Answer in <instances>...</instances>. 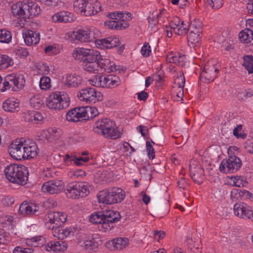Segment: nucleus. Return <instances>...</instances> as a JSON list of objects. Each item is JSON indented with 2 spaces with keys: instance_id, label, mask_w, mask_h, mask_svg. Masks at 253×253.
<instances>
[{
  "instance_id": "obj_58",
  "label": "nucleus",
  "mask_w": 253,
  "mask_h": 253,
  "mask_svg": "<svg viewBox=\"0 0 253 253\" xmlns=\"http://www.w3.org/2000/svg\"><path fill=\"white\" fill-rule=\"evenodd\" d=\"M208 1L212 8L218 9L223 4L222 0H208Z\"/></svg>"
},
{
  "instance_id": "obj_9",
  "label": "nucleus",
  "mask_w": 253,
  "mask_h": 253,
  "mask_svg": "<svg viewBox=\"0 0 253 253\" xmlns=\"http://www.w3.org/2000/svg\"><path fill=\"white\" fill-rule=\"evenodd\" d=\"M72 55L76 60L83 62L98 61L100 58L101 57L99 51L84 48H76L73 51Z\"/></svg>"
},
{
  "instance_id": "obj_62",
  "label": "nucleus",
  "mask_w": 253,
  "mask_h": 253,
  "mask_svg": "<svg viewBox=\"0 0 253 253\" xmlns=\"http://www.w3.org/2000/svg\"><path fill=\"white\" fill-rule=\"evenodd\" d=\"M14 202V199L12 197H6L2 200L3 205L6 207H10L12 206Z\"/></svg>"
},
{
  "instance_id": "obj_20",
  "label": "nucleus",
  "mask_w": 253,
  "mask_h": 253,
  "mask_svg": "<svg viewBox=\"0 0 253 253\" xmlns=\"http://www.w3.org/2000/svg\"><path fill=\"white\" fill-rule=\"evenodd\" d=\"M26 159L35 158L38 153L39 148L35 141L32 140H25Z\"/></svg>"
},
{
  "instance_id": "obj_6",
  "label": "nucleus",
  "mask_w": 253,
  "mask_h": 253,
  "mask_svg": "<svg viewBox=\"0 0 253 253\" xmlns=\"http://www.w3.org/2000/svg\"><path fill=\"white\" fill-rule=\"evenodd\" d=\"M68 94L64 92H56L51 94L46 100L47 106L52 109L60 110L67 108L70 104Z\"/></svg>"
},
{
  "instance_id": "obj_27",
  "label": "nucleus",
  "mask_w": 253,
  "mask_h": 253,
  "mask_svg": "<svg viewBox=\"0 0 253 253\" xmlns=\"http://www.w3.org/2000/svg\"><path fill=\"white\" fill-rule=\"evenodd\" d=\"M78 242L85 250H91L92 247L96 246L93 238L87 237L85 234H82L79 238Z\"/></svg>"
},
{
  "instance_id": "obj_28",
  "label": "nucleus",
  "mask_w": 253,
  "mask_h": 253,
  "mask_svg": "<svg viewBox=\"0 0 253 253\" xmlns=\"http://www.w3.org/2000/svg\"><path fill=\"white\" fill-rule=\"evenodd\" d=\"M26 4H27V6L29 7V8H27V13L25 14L27 19L33 18L40 14L41 8L37 3L33 1H26Z\"/></svg>"
},
{
  "instance_id": "obj_3",
  "label": "nucleus",
  "mask_w": 253,
  "mask_h": 253,
  "mask_svg": "<svg viewBox=\"0 0 253 253\" xmlns=\"http://www.w3.org/2000/svg\"><path fill=\"white\" fill-rule=\"evenodd\" d=\"M125 196V193L122 189L113 187L101 191L97 195V199L100 203L111 205L121 203Z\"/></svg>"
},
{
  "instance_id": "obj_21",
  "label": "nucleus",
  "mask_w": 253,
  "mask_h": 253,
  "mask_svg": "<svg viewBox=\"0 0 253 253\" xmlns=\"http://www.w3.org/2000/svg\"><path fill=\"white\" fill-rule=\"evenodd\" d=\"M39 207L35 204L23 202L19 208V213L23 216L34 214L39 211Z\"/></svg>"
},
{
  "instance_id": "obj_44",
  "label": "nucleus",
  "mask_w": 253,
  "mask_h": 253,
  "mask_svg": "<svg viewBox=\"0 0 253 253\" xmlns=\"http://www.w3.org/2000/svg\"><path fill=\"white\" fill-rule=\"evenodd\" d=\"M187 246L190 253H200L201 250L199 248V244L196 243L193 239H188L187 241Z\"/></svg>"
},
{
  "instance_id": "obj_12",
  "label": "nucleus",
  "mask_w": 253,
  "mask_h": 253,
  "mask_svg": "<svg viewBox=\"0 0 253 253\" xmlns=\"http://www.w3.org/2000/svg\"><path fill=\"white\" fill-rule=\"evenodd\" d=\"M78 96L80 100L87 103H95L102 100L103 98V94L93 87L82 89L78 94Z\"/></svg>"
},
{
  "instance_id": "obj_26",
  "label": "nucleus",
  "mask_w": 253,
  "mask_h": 253,
  "mask_svg": "<svg viewBox=\"0 0 253 253\" xmlns=\"http://www.w3.org/2000/svg\"><path fill=\"white\" fill-rule=\"evenodd\" d=\"M73 14L67 11H61L52 16V20L55 22H71L73 21Z\"/></svg>"
},
{
  "instance_id": "obj_41",
  "label": "nucleus",
  "mask_w": 253,
  "mask_h": 253,
  "mask_svg": "<svg viewBox=\"0 0 253 253\" xmlns=\"http://www.w3.org/2000/svg\"><path fill=\"white\" fill-rule=\"evenodd\" d=\"M201 38V35L194 34L192 32H189L187 36L188 42L189 44L193 47L197 43H199Z\"/></svg>"
},
{
  "instance_id": "obj_1",
  "label": "nucleus",
  "mask_w": 253,
  "mask_h": 253,
  "mask_svg": "<svg viewBox=\"0 0 253 253\" xmlns=\"http://www.w3.org/2000/svg\"><path fill=\"white\" fill-rule=\"evenodd\" d=\"M121 219L120 213L112 210L98 211L91 214L89 221L94 224H99V228L103 232H107L114 227V223Z\"/></svg>"
},
{
  "instance_id": "obj_48",
  "label": "nucleus",
  "mask_w": 253,
  "mask_h": 253,
  "mask_svg": "<svg viewBox=\"0 0 253 253\" xmlns=\"http://www.w3.org/2000/svg\"><path fill=\"white\" fill-rule=\"evenodd\" d=\"M112 62L108 59L103 58L102 56L98 61V66H100V67L102 69H103L106 72H107L109 69V67H111Z\"/></svg>"
},
{
  "instance_id": "obj_39",
  "label": "nucleus",
  "mask_w": 253,
  "mask_h": 253,
  "mask_svg": "<svg viewBox=\"0 0 253 253\" xmlns=\"http://www.w3.org/2000/svg\"><path fill=\"white\" fill-rule=\"evenodd\" d=\"M178 22V25L176 26L174 29V33L178 35H183L188 31V26L184 23L183 21H181L178 18H176Z\"/></svg>"
},
{
  "instance_id": "obj_55",
  "label": "nucleus",
  "mask_w": 253,
  "mask_h": 253,
  "mask_svg": "<svg viewBox=\"0 0 253 253\" xmlns=\"http://www.w3.org/2000/svg\"><path fill=\"white\" fill-rule=\"evenodd\" d=\"M9 234L0 230V244H6L10 241Z\"/></svg>"
},
{
  "instance_id": "obj_49",
  "label": "nucleus",
  "mask_w": 253,
  "mask_h": 253,
  "mask_svg": "<svg viewBox=\"0 0 253 253\" xmlns=\"http://www.w3.org/2000/svg\"><path fill=\"white\" fill-rule=\"evenodd\" d=\"M30 119L35 124H41L43 122L44 117L40 112H36L31 115Z\"/></svg>"
},
{
  "instance_id": "obj_43",
  "label": "nucleus",
  "mask_w": 253,
  "mask_h": 253,
  "mask_svg": "<svg viewBox=\"0 0 253 253\" xmlns=\"http://www.w3.org/2000/svg\"><path fill=\"white\" fill-rule=\"evenodd\" d=\"M44 249L49 252H58L62 250V247L60 242L53 241L47 243L44 246Z\"/></svg>"
},
{
  "instance_id": "obj_8",
  "label": "nucleus",
  "mask_w": 253,
  "mask_h": 253,
  "mask_svg": "<svg viewBox=\"0 0 253 253\" xmlns=\"http://www.w3.org/2000/svg\"><path fill=\"white\" fill-rule=\"evenodd\" d=\"M90 84L95 86L104 88H113L120 84L118 77L113 75H96L89 80Z\"/></svg>"
},
{
  "instance_id": "obj_33",
  "label": "nucleus",
  "mask_w": 253,
  "mask_h": 253,
  "mask_svg": "<svg viewBox=\"0 0 253 253\" xmlns=\"http://www.w3.org/2000/svg\"><path fill=\"white\" fill-rule=\"evenodd\" d=\"M239 38L241 42L249 43L253 40V32L249 29H245L240 32Z\"/></svg>"
},
{
  "instance_id": "obj_25",
  "label": "nucleus",
  "mask_w": 253,
  "mask_h": 253,
  "mask_svg": "<svg viewBox=\"0 0 253 253\" xmlns=\"http://www.w3.org/2000/svg\"><path fill=\"white\" fill-rule=\"evenodd\" d=\"M67 215L60 211H54L48 214L49 220L50 223H55L58 225L66 221Z\"/></svg>"
},
{
  "instance_id": "obj_15",
  "label": "nucleus",
  "mask_w": 253,
  "mask_h": 253,
  "mask_svg": "<svg viewBox=\"0 0 253 253\" xmlns=\"http://www.w3.org/2000/svg\"><path fill=\"white\" fill-rule=\"evenodd\" d=\"M29 8L26 4V1H20L14 4L11 6V10L13 14L21 18L20 22L22 24L24 25L27 19L26 9Z\"/></svg>"
},
{
  "instance_id": "obj_24",
  "label": "nucleus",
  "mask_w": 253,
  "mask_h": 253,
  "mask_svg": "<svg viewBox=\"0 0 253 253\" xmlns=\"http://www.w3.org/2000/svg\"><path fill=\"white\" fill-rule=\"evenodd\" d=\"M81 76L74 75H68L63 81L64 84L69 87H77L82 84Z\"/></svg>"
},
{
  "instance_id": "obj_57",
  "label": "nucleus",
  "mask_w": 253,
  "mask_h": 253,
  "mask_svg": "<svg viewBox=\"0 0 253 253\" xmlns=\"http://www.w3.org/2000/svg\"><path fill=\"white\" fill-rule=\"evenodd\" d=\"M34 250L30 248H22L17 246L13 250V253H33Z\"/></svg>"
},
{
  "instance_id": "obj_30",
  "label": "nucleus",
  "mask_w": 253,
  "mask_h": 253,
  "mask_svg": "<svg viewBox=\"0 0 253 253\" xmlns=\"http://www.w3.org/2000/svg\"><path fill=\"white\" fill-rule=\"evenodd\" d=\"M82 108L84 120L93 119L99 114L97 109L94 106H85Z\"/></svg>"
},
{
  "instance_id": "obj_47",
  "label": "nucleus",
  "mask_w": 253,
  "mask_h": 253,
  "mask_svg": "<svg viewBox=\"0 0 253 253\" xmlns=\"http://www.w3.org/2000/svg\"><path fill=\"white\" fill-rule=\"evenodd\" d=\"M247 190L245 189H234L231 191V198L233 201L238 200L241 197H245Z\"/></svg>"
},
{
  "instance_id": "obj_35",
  "label": "nucleus",
  "mask_w": 253,
  "mask_h": 253,
  "mask_svg": "<svg viewBox=\"0 0 253 253\" xmlns=\"http://www.w3.org/2000/svg\"><path fill=\"white\" fill-rule=\"evenodd\" d=\"M30 103L33 108L39 109L44 105V101L42 96L36 95L30 99Z\"/></svg>"
},
{
  "instance_id": "obj_17",
  "label": "nucleus",
  "mask_w": 253,
  "mask_h": 253,
  "mask_svg": "<svg viewBox=\"0 0 253 253\" xmlns=\"http://www.w3.org/2000/svg\"><path fill=\"white\" fill-rule=\"evenodd\" d=\"M114 122L108 119L105 118L97 121L93 127V131L98 134H101L104 136L106 132H108L111 127L114 126Z\"/></svg>"
},
{
  "instance_id": "obj_11",
  "label": "nucleus",
  "mask_w": 253,
  "mask_h": 253,
  "mask_svg": "<svg viewBox=\"0 0 253 253\" xmlns=\"http://www.w3.org/2000/svg\"><path fill=\"white\" fill-rule=\"evenodd\" d=\"M219 70L213 60L209 61L205 65L201 75L202 82L209 83L213 81L217 76Z\"/></svg>"
},
{
  "instance_id": "obj_10",
  "label": "nucleus",
  "mask_w": 253,
  "mask_h": 253,
  "mask_svg": "<svg viewBox=\"0 0 253 253\" xmlns=\"http://www.w3.org/2000/svg\"><path fill=\"white\" fill-rule=\"evenodd\" d=\"M68 39L72 42H94L96 40L92 36V32L88 30L79 29L67 34Z\"/></svg>"
},
{
  "instance_id": "obj_52",
  "label": "nucleus",
  "mask_w": 253,
  "mask_h": 253,
  "mask_svg": "<svg viewBox=\"0 0 253 253\" xmlns=\"http://www.w3.org/2000/svg\"><path fill=\"white\" fill-rule=\"evenodd\" d=\"M185 80L183 73H179L174 80V85L177 86L178 88H183Z\"/></svg>"
},
{
  "instance_id": "obj_34",
  "label": "nucleus",
  "mask_w": 253,
  "mask_h": 253,
  "mask_svg": "<svg viewBox=\"0 0 253 253\" xmlns=\"http://www.w3.org/2000/svg\"><path fill=\"white\" fill-rule=\"evenodd\" d=\"M184 59V55H180L179 53L173 54L170 53L167 56L166 60L169 63H174L179 66H182Z\"/></svg>"
},
{
  "instance_id": "obj_5",
  "label": "nucleus",
  "mask_w": 253,
  "mask_h": 253,
  "mask_svg": "<svg viewBox=\"0 0 253 253\" xmlns=\"http://www.w3.org/2000/svg\"><path fill=\"white\" fill-rule=\"evenodd\" d=\"M91 189V186L86 182H74L67 185L66 194L68 197L78 199L88 195Z\"/></svg>"
},
{
  "instance_id": "obj_36",
  "label": "nucleus",
  "mask_w": 253,
  "mask_h": 253,
  "mask_svg": "<svg viewBox=\"0 0 253 253\" xmlns=\"http://www.w3.org/2000/svg\"><path fill=\"white\" fill-rule=\"evenodd\" d=\"M13 61L11 58L5 55H0V69L3 70L13 65Z\"/></svg>"
},
{
  "instance_id": "obj_37",
  "label": "nucleus",
  "mask_w": 253,
  "mask_h": 253,
  "mask_svg": "<svg viewBox=\"0 0 253 253\" xmlns=\"http://www.w3.org/2000/svg\"><path fill=\"white\" fill-rule=\"evenodd\" d=\"M122 132L115 126L114 124V126L111 127V129H109L108 132H106L104 136L107 138L116 139L120 138Z\"/></svg>"
},
{
  "instance_id": "obj_63",
  "label": "nucleus",
  "mask_w": 253,
  "mask_h": 253,
  "mask_svg": "<svg viewBox=\"0 0 253 253\" xmlns=\"http://www.w3.org/2000/svg\"><path fill=\"white\" fill-rule=\"evenodd\" d=\"M69 175L71 178H77L80 176L83 177L85 175V172L81 169L76 170L73 172H71Z\"/></svg>"
},
{
  "instance_id": "obj_53",
  "label": "nucleus",
  "mask_w": 253,
  "mask_h": 253,
  "mask_svg": "<svg viewBox=\"0 0 253 253\" xmlns=\"http://www.w3.org/2000/svg\"><path fill=\"white\" fill-rule=\"evenodd\" d=\"M52 230H54L53 236L59 239H63L65 238V235H63V228L56 227L53 225L52 227Z\"/></svg>"
},
{
  "instance_id": "obj_45",
  "label": "nucleus",
  "mask_w": 253,
  "mask_h": 253,
  "mask_svg": "<svg viewBox=\"0 0 253 253\" xmlns=\"http://www.w3.org/2000/svg\"><path fill=\"white\" fill-rule=\"evenodd\" d=\"M115 241L116 250H121L126 248L128 244V240L127 238L118 237L115 238Z\"/></svg>"
},
{
  "instance_id": "obj_29",
  "label": "nucleus",
  "mask_w": 253,
  "mask_h": 253,
  "mask_svg": "<svg viewBox=\"0 0 253 253\" xmlns=\"http://www.w3.org/2000/svg\"><path fill=\"white\" fill-rule=\"evenodd\" d=\"M107 17L112 19L117 20V21L124 22L127 20L131 19V14L128 12H124L123 11H115L110 12L108 14Z\"/></svg>"
},
{
  "instance_id": "obj_59",
  "label": "nucleus",
  "mask_w": 253,
  "mask_h": 253,
  "mask_svg": "<svg viewBox=\"0 0 253 253\" xmlns=\"http://www.w3.org/2000/svg\"><path fill=\"white\" fill-rule=\"evenodd\" d=\"M38 72L43 75H47L49 72L48 66L45 63L39 65L38 67Z\"/></svg>"
},
{
  "instance_id": "obj_50",
  "label": "nucleus",
  "mask_w": 253,
  "mask_h": 253,
  "mask_svg": "<svg viewBox=\"0 0 253 253\" xmlns=\"http://www.w3.org/2000/svg\"><path fill=\"white\" fill-rule=\"evenodd\" d=\"M40 86L42 89L46 90L51 86L50 79L46 76L41 78L40 82Z\"/></svg>"
},
{
  "instance_id": "obj_4",
  "label": "nucleus",
  "mask_w": 253,
  "mask_h": 253,
  "mask_svg": "<svg viewBox=\"0 0 253 253\" xmlns=\"http://www.w3.org/2000/svg\"><path fill=\"white\" fill-rule=\"evenodd\" d=\"M236 146H231L228 150V158L223 159L219 166L221 172L225 173H233L239 169L242 166V161L235 155H232L233 151L237 150Z\"/></svg>"
},
{
  "instance_id": "obj_14",
  "label": "nucleus",
  "mask_w": 253,
  "mask_h": 253,
  "mask_svg": "<svg viewBox=\"0 0 253 253\" xmlns=\"http://www.w3.org/2000/svg\"><path fill=\"white\" fill-rule=\"evenodd\" d=\"M64 189V182L59 179H52L44 182L42 190L43 192L50 194H58Z\"/></svg>"
},
{
  "instance_id": "obj_31",
  "label": "nucleus",
  "mask_w": 253,
  "mask_h": 253,
  "mask_svg": "<svg viewBox=\"0 0 253 253\" xmlns=\"http://www.w3.org/2000/svg\"><path fill=\"white\" fill-rule=\"evenodd\" d=\"M105 27L117 30H122L128 27V24L126 22H121L116 20H107L104 22Z\"/></svg>"
},
{
  "instance_id": "obj_23",
  "label": "nucleus",
  "mask_w": 253,
  "mask_h": 253,
  "mask_svg": "<svg viewBox=\"0 0 253 253\" xmlns=\"http://www.w3.org/2000/svg\"><path fill=\"white\" fill-rule=\"evenodd\" d=\"M82 107L74 108L69 111L66 114V119L71 122H77L81 119H83V114Z\"/></svg>"
},
{
  "instance_id": "obj_18",
  "label": "nucleus",
  "mask_w": 253,
  "mask_h": 253,
  "mask_svg": "<svg viewBox=\"0 0 253 253\" xmlns=\"http://www.w3.org/2000/svg\"><path fill=\"white\" fill-rule=\"evenodd\" d=\"M83 15L89 16L101 11V4L96 0H85Z\"/></svg>"
},
{
  "instance_id": "obj_16",
  "label": "nucleus",
  "mask_w": 253,
  "mask_h": 253,
  "mask_svg": "<svg viewBox=\"0 0 253 253\" xmlns=\"http://www.w3.org/2000/svg\"><path fill=\"white\" fill-rule=\"evenodd\" d=\"M251 207L245 203L238 202L234 206V213L239 218L248 219L251 215Z\"/></svg>"
},
{
  "instance_id": "obj_13",
  "label": "nucleus",
  "mask_w": 253,
  "mask_h": 253,
  "mask_svg": "<svg viewBox=\"0 0 253 253\" xmlns=\"http://www.w3.org/2000/svg\"><path fill=\"white\" fill-rule=\"evenodd\" d=\"M25 140L16 141L8 147V152L11 157L17 160L26 159Z\"/></svg>"
},
{
  "instance_id": "obj_2",
  "label": "nucleus",
  "mask_w": 253,
  "mask_h": 253,
  "mask_svg": "<svg viewBox=\"0 0 253 253\" xmlns=\"http://www.w3.org/2000/svg\"><path fill=\"white\" fill-rule=\"evenodd\" d=\"M4 172L6 178L11 182L19 185H25L27 183L28 171L23 165H10L5 168Z\"/></svg>"
},
{
  "instance_id": "obj_19",
  "label": "nucleus",
  "mask_w": 253,
  "mask_h": 253,
  "mask_svg": "<svg viewBox=\"0 0 253 253\" xmlns=\"http://www.w3.org/2000/svg\"><path fill=\"white\" fill-rule=\"evenodd\" d=\"M97 47L100 48H111L119 45L120 40L118 38H108L107 39H97L95 41Z\"/></svg>"
},
{
  "instance_id": "obj_61",
  "label": "nucleus",
  "mask_w": 253,
  "mask_h": 253,
  "mask_svg": "<svg viewBox=\"0 0 253 253\" xmlns=\"http://www.w3.org/2000/svg\"><path fill=\"white\" fill-rule=\"evenodd\" d=\"M190 174H193V176H197V177H202L204 175V169L201 167H198L196 169H194L190 171Z\"/></svg>"
},
{
  "instance_id": "obj_60",
  "label": "nucleus",
  "mask_w": 253,
  "mask_h": 253,
  "mask_svg": "<svg viewBox=\"0 0 253 253\" xmlns=\"http://www.w3.org/2000/svg\"><path fill=\"white\" fill-rule=\"evenodd\" d=\"M150 46L148 43L145 42L142 46L141 52L142 54L145 57H148L150 55L151 50L150 49Z\"/></svg>"
},
{
  "instance_id": "obj_46",
  "label": "nucleus",
  "mask_w": 253,
  "mask_h": 253,
  "mask_svg": "<svg viewBox=\"0 0 253 253\" xmlns=\"http://www.w3.org/2000/svg\"><path fill=\"white\" fill-rule=\"evenodd\" d=\"M85 0H76L73 3V8L77 13L83 14Z\"/></svg>"
},
{
  "instance_id": "obj_51",
  "label": "nucleus",
  "mask_w": 253,
  "mask_h": 253,
  "mask_svg": "<svg viewBox=\"0 0 253 253\" xmlns=\"http://www.w3.org/2000/svg\"><path fill=\"white\" fill-rule=\"evenodd\" d=\"M188 31L189 32L193 33L199 35L202 34V28L200 25L196 24L195 22H192L189 26Z\"/></svg>"
},
{
  "instance_id": "obj_56",
  "label": "nucleus",
  "mask_w": 253,
  "mask_h": 253,
  "mask_svg": "<svg viewBox=\"0 0 253 253\" xmlns=\"http://www.w3.org/2000/svg\"><path fill=\"white\" fill-rule=\"evenodd\" d=\"M146 150L148 156L150 159H153L155 158V150L151 143L149 141H147L146 143Z\"/></svg>"
},
{
  "instance_id": "obj_42",
  "label": "nucleus",
  "mask_w": 253,
  "mask_h": 253,
  "mask_svg": "<svg viewBox=\"0 0 253 253\" xmlns=\"http://www.w3.org/2000/svg\"><path fill=\"white\" fill-rule=\"evenodd\" d=\"M12 39L10 31L5 29L0 30V42L2 43H9Z\"/></svg>"
},
{
  "instance_id": "obj_54",
  "label": "nucleus",
  "mask_w": 253,
  "mask_h": 253,
  "mask_svg": "<svg viewBox=\"0 0 253 253\" xmlns=\"http://www.w3.org/2000/svg\"><path fill=\"white\" fill-rule=\"evenodd\" d=\"M234 185L238 187H243L247 185V182L240 176L235 177L233 180Z\"/></svg>"
},
{
  "instance_id": "obj_32",
  "label": "nucleus",
  "mask_w": 253,
  "mask_h": 253,
  "mask_svg": "<svg viewBox=\"0 0 253 253\" xmlns=\"http://www.w3.org/2000/svg\"><path fill=\"white\" fill-rule=\"evenodd\" d=\"M19 103L14 99H7L5 100L2 104L3 109L6 112H14L18 111Z\"/></svg>"
},
{
  "instance_id": "obj_7",
  "label": "nucleus",
  "mask_w": 253,
  "mask_h": 253,
  "mask_svg": "<svg viewBox=\"0 0 253 253\" xmlns=\"http://www.w3.org/2000/svg\"><path fill=\"white\" fill-rule=\"evenodd\" d=\"M25 84V80L23 75L9 74L5 77L3 86L0 88V91L3 92L6 90L18 91L23 88Z\"/></svg>"
},
{
  "instance_id": "obj_22",
  "label": "nucleus",
  "mask_w": 253,
  "mask_h": 253,
  "mask_svg": "<svg viewBox=\"0 0 253 253\" xmlns=\"http://www.w3.org/2000/svg\"><path fill=\"white\" fill-rule=\"evenodd\" d=\"M25 42L28 45L37 44L40 40L39 33L32 30H27L23 33Z\"/></svg>"
},
{
  "instance_id": "obj_38",
  "label": "nucleus",
  "mask_w": 253,
  "mask_h": 253,
  "mask_svg": "<svg viewBox=\"0 0 253 253\" xmlns=\"http://www.w3.org/2000/svg\"><path fill=\"white\" fill-rule=\"evenodd\" d=\"M243 65L249 74L253 73V56L245 55L243 57Z\"/></svg>"
},
{
  "instance_id": "obj_40",
  "label": "nucleus",
  "mask_w": 253,
  "mask_h": 253,
  "mask_svg": "<svg viewBox=\"0 0 253 253\" xmlns=\"http://www.w3.org/2000/svg\"><path fill=\"white\" fill-rule=\"evenodd\" d=\"M98 61L83 62V68L84 70L88 72L95 73V71H98Z\"/></svg>"
},
{
  "instance_id": "obj_64",
  "label": "nucleus",
  "mask_w": 253,
  "mask_h": 253,
  "mask_svg": "<svg viewBox=\"0 0 253 253\" xmlns=\"http://www.w3.org/2000/svg\"><path fill=\"white\" fill-rule=\"evenodd\" d=\"M154 139L157 143H161L163 142V135L160 132H157L154 134Z\"/></svg>"
}]
</instances>
